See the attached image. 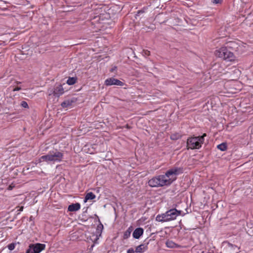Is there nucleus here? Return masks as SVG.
<instances>
[{
    "mask_svg": "<svg viewBox=\"0 0 253 253\" xmlns=\"http://www.w3.org/2000/svg\"><path fill=\"white\" fill-rule=\"evenodd\" d=\"M126 231H128L129 233L131 234L132 232V228L131 227H129Z\"/></svg>",
    "mask_w": 253,
    "mask_h": 253,
    "instance_id": "c85d7f7f",
    "label": "nucleus"
},
{
    "mask_svg": "<svg viewBox=\"0 0 253 253\" xmlns=\"http://www.w3.org/2000/svg\"><path fill=\"white\" fill-rule=\"evenodd\" d=\"M234 42H229L227 46H222L219 49L215 51V54L218 57L221 58L227 61H234L235 59V57L233 53L229 50L228 48L231 47L229 44H232Z\"/></svg>",
    "mask_w": 253,
    "mask_h": 253,
    "instance_id": "f03ea898",
    "label": "nucleus"
},
{
    "mask_svg": "<svg viewBox=\"0 0 253 253\" xmlns=\"http://www.w3.org/2000/svg\"><path fill=\"white\" fill-rule=\"evenodd\" d=\"M130 236V233L128 231H126L124 233L123 238L124 239H127Z\"/></svg>",
    "mask_w": 253,
    "mask_h": 253,
    "instance_id": "412c9836",
    "label": "nucleus"
},
{
    "mask_svg": "<svg viewBox=\"0 0 253 253\" xmlns=\"http://www.w3.org/2000/svg\"><path fill=\"white\" fill-rule=\"evenodd\" d=\"M167 217L166 216V213L162 214H158L156 217V221L162 222L169 221L168 220H167Z\"/></svg>",
    "mask_w": 253,
    "mask_h": 253,
    "instance_id": "ddd939ff",
    "label": "nucleus"
},
{
    "mask_svg": "<svg viewBox=\"0 0 253 253\" xmlns=\"http://www.w3.org/2000/svg\"><path fill=\"white\" fill-rule=\"evenodd\" d=\"M45 248V245L43 244H30L26 253H40L44 250Z\"/></svg>",
    "mask_w": 253,
    "mask_h": 253,
    "instance_id": "39448f33",
    "label": "nucleus"
},
{
    "mask_svg": "<svg viewBox=\"0 0 253 253\" xmlns=\"http://www.w3.org/2000/svg\"><path fill=\"white\" fill-rule=\"evenodd\" d=\"M217 148L222 151H225L227 149V145L225 143H222L219 145H217Z\"/></svg>",
    "mask_w": 253,
    "mask_h": 253,
    "instance_id": "a211bd4d",
    "label": "nucleus"
},
{
    "mask_svg": "<svg viewBox=\"0 0 253 253\" xmlns=\"http://www.w3.org/2000/svg\"><path fill=\"white\" fill-rule=\"evenodd\" d=\"M144 12V10H138L137 11V14H136V16H139L140 14L143 13Z\"/></svg>",
    "mask_w": 253,
    "mask_h": 253,
    "instance_id": "a878e982",
    "label": "nucleus"
},
{
    "mask_svg": "<svg viewBox=\"0 0 253 253\" xmlns=\"http://www.w3.org/2000/svg\"><path fill=\"white\" fill-rule=\"evenodd\" d=\"M99 224L97 225L96 230H97V231L98 233H99V232L101 233L102 230L103 229V225L101 223L100 220H99Z\"/></svg>",
    "mask_w": 253,
    "mask_h": 253,
    "instance_id": "aec40b11",
    "label": "nucleus"
},
{
    "mask_svg": "<svg viewBox=\"0 0 253 253\" xmlns=\"http://www.w3.org/2000/svg\"><path fill=\"white\" fill-rule=\"evenodd\" d=\"M21 106L25 108H29L28 103L26 101H23L21 102Z\"/></svg>",
    "mask_w": 253,
    "mask_h": 253,
    "instance_id": "4be33fe9",
    "label": "nucleus"
},
{
    "mask_svg": "<svg viewBox=\"0 0 253 253\" xmlns=\"http://www.w3.org/2000/svg\"><path fill=\"white\" fill-rule=\"evenodd\" d=\"M166 245L167 247L169 248H174L177 247V244L170 240H168L166 243Z\"/></svg>",
    "mask_w": 253,
    "mask_h": 253,
    "instance_id": "dca6fc26",
    "label": "nucleus"
},
{
    "mask_svg": "<svg viewBox=\"0 0 253 253\" xmlns=\"http://www.w3.org/2000/svg\"><path fill=\"white\" fill-rule=\"evenodd\" d=\"M77 78L75 77H70L67 81V84L69 85H73L76 83Z\"/></svg>",
    "mask_w": 253,
    "mask_h": 253,
    "instance_id": "f3484780",
    "label": "nucleus"
},
{
    "mask_svg": "<svg viewBox=\"0 0 253 253\" xmlns=\"http://www.w3.org/2000/svg\"><path fill=\"white\" fill-rule=\"evenodd\" d=\"M239 249L237 246L228 243V247L226 249V251L229 253H238Z\"/></svg>",
    "mask_w": 253,
    "mask_h": 253,
    "instance_id": "9d476101",
    "label": "nucleus"
},
{
    "mask_svg": "<svg viewBox=\"0 0 253 253\" xmlns=\"http://www.w3.org/2000/svg\"><path fill=\"white\" fill-rule=\"evenodd\" d=\"M8 248L9 250L12 251L15 248V244L13 243L10 244L8 245Z\"/></svg>",
    "mask_w": 253,
    "mask_h": 253,
    "instance_id": "5701e85b",
    "label": "nucleus"
},
{
    "mask_svg": "<svg viewBox=\"0 0 253 253\" xmlns=\"http://www.w3.org/2000/svg\"><path fill=\"white\" fill-rule=\"evenodd\" d=\"M181 211H177L175 209H172L167 211L166 213L167 220H173L176 219L177 216L181 214Z\"/></svg>",
    "mask_w": 253,
    "mask_h": 253,
    "instance_id": "0eeeda50",
    "label": "nucleus"
},
{
    "mask_svg": "<svg viewBox=\"0 0 253 253\" xmlns=\"http://www.w3.org/2000/svg\"><path fill=\"white\" fill-rule=\"evenodd\" d=\"M206 135V133H204L202 136L189 137L187 140L188 149H200L204 142L205 137Z\"/></svg>",
    "mask_w": 253,
    "mask_h": 253,
    "instance_id": "20e7f679",
    "label": "nucleus"
},
{
    "mask_svg": "<svg viewBox=\"0 0 253 253\" xmlns=\"http://www.w3.org/2000/svg\"><path fill=\"white\" fill-rule=\"evenodd\" d=\"M220 0H211L212 3L217 4L218 3Z\"/></svg>",
    "mask_w": 253,
    "mask_h": 253,
    "instance_id": "cd10ccee",
    "label": "nucleus"
},
{
    "mask_svg": "<svg viewBox=\"0 0 253 253\" xmlns=\"http://www.w3.org/2000/svg\"><path fill=\"white\" fill-rule=\"evenodd\" d=\"M181 138V135L179 133L172 134L170 136V138L172 140H177Z\"/></svg>",
    "mask_w": 253,
    "mask_h": 253,
    "instance_id": "6ab92c4d",
    "label": "nucleus"
},
{
    "mask_svg": "<svg viewBox=\"0 0 253 253\" xmlns=\"http://www.w3.org/2000/svg\"><path fill=\"white\" fill-rule=\"evenodd\" d=\"M13 188V186H12L11 185H9L7 188L8 190H11Z\"/></svg>",
    "mask_w": 253,
    "mask_h": 253,
    "instance_id": "c756f323",
    "label": "nucleus"
},
{
    "mask_svg": "<svg viewBox=\"0 0 253 253\" xmlns=\"http://www.w3.org/2000/svg\"><path fill=\"white\" fill-rule=\"evenodd\" d=\"M182 172L180 168H173L168 170L165 174L154 177L148 181V185L152 187H162L170 185L176 179V176Z\"/></svg>",
    "mask_w": 253,
    "mask_h": 253,
    "instance_id": "f257e3e1",
    "label": "nucleus"
},
{
    "mask_svg": "<svg viewBox=\"0 0 253 253\" xmlns=\"http://www.w3.org/2000/svg\"><path fill=\"white\" fill-rule=\"evenodd\" d=\"M135 252V251H134L133 249L131 248L127 250V253H134Z\"/></svg>",
    "mask_w": 253,
    "mask_h": 253,
    "instance_id": "393cba45",
    "label": "nucleus"
},
{
    "mask_svg": "<svg viewBox=\"0 0 253 253\" xmlns=\"http://www.w3.org/2000/svg\"><path fill=\"white\" fill-rule=\"evenodd\" d=\"M142 54L143 55L147 56L150 55V52L149 50H143L142 51Z\"/></svg>",
    "mask_w": 253,
    "mask_h": 253,
    "instance_id": "b1692460",
    "label": "nucleus"
},
{
    "mask_svg": "<svg viewBox=\"0 0 253 253\" xmlns=\"http://www.w3.org/2000/svg\"><path fill=\"white\" fill-rule=\"evenodd\" d=\"M144 230L142 228H136L132 233V236L136 239H138L143 234Z\"/></svg>",
    "mask_w": 253,
    "mask_h": 253,
    "instance_id": "1a4fd4ad",
    "label": "nucleus"
},
{
    "mask_svg": "<svg viewBox=\"0 0 253 253\" xmlns=\"http://www.w3.org/2000/svg\"><path fill=\"white\" fill-rule=\"evenodd\" d=\"M148 247L146 244H141L136 247L135 249V252L136 253H143L147 250Z\"/></svg>",
    "mask_w": 253,
    "mask_h": 253,
    "instance_id": "4468645a",
    "label": "nucleus"
},
{
    "mask_svg": "<svg viewBox=\"0 0 253 253\" xmlns=\"http://www.w3.org/2000/svg\"><path fill=\"white\" fill-rule=\"evenodd\" d=\"M77 99L75 98H72L70 99H67L63 101L61 105L63 108H67L70 106H71L73 103H74L76 102Z\"/></svg>",
    "mask_w": 253,
    "mask_h": 253,
    "instance_id": "9b49d317",
    "label": "nucleus"
},
{
    "mask_svg": "<svg viewBox=\"0 0 253 253\" xmlns=\"http://www.w3.org/2000/svg\"><path fill=\"white\" fill-rule=\"evenodd\" d=\"M96 197V196L95 194H94L92 192H88L86 193L84 199V202H86L89 200H93L95 199Z\"/></svg>",
    "mask_w": 253,
    "mask_h": 253,
    "instance_id": "2eb2a0df",
    "label": "nucleus"
},
{
    "mask_svg": "<svg viewBox=\"0 0 253 253\" xmlns=\"http://www.w3.org/2000/svg\"><path fill=\"white\" fill-rule=\"evenodd\" d=\"M251 87L253 88V86H252Z\"/></svg>",
    "mask_w": 253,
    "mask_h": 253,
    "instance_id": "2f4dec72",
    "label": "nucleus"
},
{
    "mask_svg": "<svg viewBox=\"0 0 253 253\" xmlns=\"http://www.w3.org/2000/svg\"><path fill=\"white\" fill-rule=\"evenodd\" d=\"M23 208H24V207H22H22H20L19 209V210H18V211H23Z\"/></svg>",
    "mask_w": 253,
    "mask_h": 253,
    "instance_id": "7c9ffc66",
    "label": "nucleus"
},
{
    "mask_svg": "<svg viewBox=\"0 0 253 253\" xmlns=\"http://www.w3.org/2000/svg\"><path fill=\"white\" fill-rule=\"evenodd\" d=\"M21 88L20 87H18V86H17V87H16L14 88L13 89V91H19V90H21Z\"/></svg>",
    "mask_w": 253,
    "mask_h": 253,
    "instance_id": "bb28decb",
    "label": "nucleus"
},
{
    "mask_svg": "<svg viewBox=\"0 0 253 253\" xmlns=\"http://www.w3.org/2000/svg\"><path fill=\"white\" fill-rule=\"evenodd\" d=\"M105 84L106 85H117L123 86L124 85V83L122 82L113 78H110L106 79L105 82Z\"/></svg>",
    "mask_w": 253,
    "mask_h": 253,
    "instance_id": "6e6552de",
    "label": "nucleus"
},
{
    "mask_svg": "<svg viewBox=\"0 0 253 253\" xmlns=\"http://www.w3.org/2000/svg\"><path fill=\"white\" fill-rule=\"evenodd\" d=\"M49 95H53L55 97H59L62 95L64 92V89L61 84H59L55 86L53 88H50L48 90Z\"/></svg>",
    "mask_w": 253,
    "mask_h": 253,
    "instance_id": "423d86ee",
    "label": "nucleus"
},
{
    "mask_svg": "<svg viewBox=\"0 0 253 253\" xmlns=\"http://www.w3.org/2000/svg\"><path fill=\"white\" fill-rule=\"evenodd\" d=\"M63 156L62 152L56 149L49 151L47 155L42 156L40 158V161L53 163L60 162L63 158Z\"/></svg>",
    "mask_w": 253,
    "mask_h": 253,
    "instance_id": "7ed1b4c3",
    "label": "nucleus"
},
{
    "mask_svg": "<svg viewBox=\"0 0 253 253\" xmlns=\"http://www.w3.org/2000/svg\"><path fill=\"white\" fill-rule=\"evenodd\" d=\"M81 209V205L79 203L72 204L68 207V210L69 211H76Z\"/></svg>",
    "mask_w": 253,
    "mask_h": 253,
    "instance_id": "f8f14e48",
    "label": "nucleus"
}]
</instances>
